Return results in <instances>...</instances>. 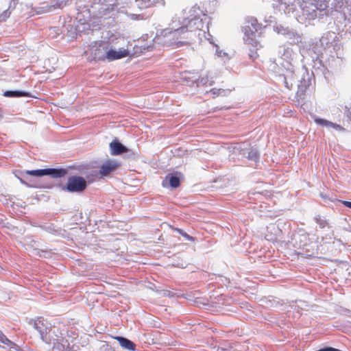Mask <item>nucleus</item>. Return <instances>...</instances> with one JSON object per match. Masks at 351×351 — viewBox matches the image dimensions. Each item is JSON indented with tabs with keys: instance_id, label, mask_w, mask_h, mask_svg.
Listing matches in <instances>:
<instances>
[{
	"instance_id": "nucleus-1",
	"label": "nucleus",
	"mask_w": 351,
	"mask_h": 351,
	"mask_svg": "<svg viewBox=\"0 0 351 351\" xmlns=\"http://www.w3.org/2000/svg\"><path fill=\"white\" fill-rule=\"evenodd\" d=\"M78 335L73 330L53 328L47 343H52V351H69L73 348L71 343L77 338Z\"/></svg>"
},
{
	"instance_id": "nucleus-2",
	"label": "nucleus",
	"mask_w": 351,
	"mask_h": 351,
	"mask_svg": "<svg viewBox=\"0 0 351 351\" xmlns=\"http://www.w3.org/2000/svg\"><path fill=\"white\" fill-rule=\"evenodd\" d=\"M87 187V182L81 176H73L68 178L63 190L70 193H82Z\"/></svg>"
},
{
	"instance_id": "nucleus-3",
	"label": "nucleus",
	"mask_w": 351,
	"mask_h": 351,
	"mask_svg": "<svg viewBox=\"0 0 351 351\" xmlns=\"http://www.w3.org/2000/svg\"><path fill=\"white\" fill-rule=\"evenodd\" d=\"M25 174L41 177L43 176H50L53 178H62L67 174V170L65 169H54V168H49L44 169H37V170H27Z\"/></svg>"
},
{
	"instance_id": "nucleus-4",
	"label": "nucleus",
	"mask_w": 351,
	"mask_h": 351,
	"mask_svg": "<svg viewBox=\"0 0 351 351\" xmlns=\"http://www.w3.org/2000/svg\"><path fill=\"white\" fill-rule=\"evenodd\" d=\"M109 48L108 42L104 40L96 41L90 46V53L94 60L99 61L105 60L107 49Z\"/></svg>"
},
{
	"instance_id": "nucleus-5",
	"label": "nucleus",
	"mask_w": 351,
	"mask_h": 351,
	"mask_svg": "<svg viewBox=\"0 0 351 351\" xmlns=\"http://www.w3.org/2000/svg\"><path fill=\"white\" fill-rule=\"evenodd\" d=\"M186 28H184V27H181L179 29H175L173 32H171L170 35L171 37V39L173 40V42L171 43V45L176 47H178L180 46H182L187 43L184 40H181L180 39H186L187 37L185 36Z\"/></svg>"
},
{
	"instance_id": "nucleus-6",
	"label": "nucleus",
	"mask_w": 351,
	"mask_h": 351,
	"mask_svg": "<svg viewBox=\"0 0 351 351\" xmlns=\"http://www.w3.org/2000/svg\"><path fill=\"white\" fill-rule=\"evenodd\" d=\"M35 328L40 332L41 338L43 341L48 342L50 339L49 335H52L53 329L49 328L45 326L44 320L41 318H38L35 320Z\"/></svg>"
},
{
	"instance_id": "nucleus-7",
	"label": "nucleus",
	"mask_w": 351,
	"mask_h": 351,
	"mask_svg": "<svg viewBox=\"0 0 351 351\" xmlns=\"http://www.w3.org/2000/svg\"><path fill=\"white\" fill-rule=\"evenodd\" d=\"M118 167L119 164L116 161L108 160L101 165L99 174L101 176H107L115 171Z\"/></svg>"
},
{
	"instance_id": "nucleus-8",
	"label": "nucleus",
	"mask_w": 351,
	"mask_h": 351,
	"mask_svg": "<svg viewBox=\"0 0 351 351\" xmlns=\"http://www.w3.org/2000/svg\"><path fill=\"white\" fill-rule=\"evenodd\" d=\"M129 52L127 49H123L119 51H115L113 49H107L106 55L105 56V60H108V61H112L114 60L121 59L128 56Z\"/></svg>"
},
{
	"instance_id": "nucleus-9",
	"label": "nucleus",
	"mask_w": 351,
	"mask_h": 351,
	"mask_svg": "<svg viewBox=\"0 0 351 351\" xmlns=\"http://www.w3.org/2000/svg\"><path fill=\"white\" fill-rule=\"evenodd\" d=\"M204 26V23L202 19L199 18H195L189 21L186 26H183L184 28H186V33L188 32H196L197 30L203 29Z\"/></svg>"
},
{
	"instance_id": "nucleus-10",
	"label": "nucleus",
	"mask_w": 351,
	"mask_h": 351,
	"mask_svg": "<svg viewBox=\"0 0 351 351\" xmlns=\"http://www.w3.org/2000/svg\"><path fill=\"white\" fill-rule=\"evenodd\" d=\"M111 154L112 155H120L128 152V148L118 141H113L110 144Z\"/></svg>"
},
{
	"instance_id": "nucleus-11",
	"label": "nucleus",
	"mask_w": 351,
	"mask_h": 351,
	"mask_svg": "<svg viewBox=\"0 0 351 351\" xmlns=\"http://www.w3.org/2000/svg\"><path fill=\"white\" fill-rule=\"evenodd\" d=\"M114 339L119 341L122 348L130 351L136 350V345L132 341L123 337H116Z\"/></svg>"
},
{
	"instance_id": "nucleus-12",
	"label": "nucleus",
	"mask_w": 351,
	"mask_h": 351,
	"mask_svg": "<svg viewBox=\"0 0 351 351\" xmlns=\"http://www.w3.org/2000/svg\"><path fill=\"white\" fill-rule=\"evenodd\" d=\"M315 122L319 125L325 126V127H331L337 130H344V128H342L341 125L334 123L332 122H330L328 120L321 119V118H315L314 119Z\"/></svg>"
},
{
	"instance_id": "nucleus-13",
	"label": "nucleus",
	"mask_w": 351,
	"mask_h": 351,
	"mask_svg": "<svg viewBox=\"0 0 351 351\" xmlns=\"http://www.w3.org/2000/svg\"><path fill=\"white\" fill-rule=\"evenodd\" d=\"M166 181H169V185L172 188H178L180 185V177L172 173H169L165 177V179L162 183L163 186H165V182Z\"/></svg>"
},
{
	"instance_id": "nucleus-14",
	"label": "nucleus",
	"mask_w": 351,
	"mask_h": 351,
	"mask_svg": "<svg viewBox=\"0 0 351 351\" xmlns=\"http://www.w3.org/2000/svg\"><path fill=\"white\" fill-rule=\"evenodd\" d=\"M230 93V90L228 89H222V88H212L210 90V93L212 96V98H216L217 97H226Z\"/></svg>"
},
{
	"instance_id": "nucleus-15",
	"label": "nucleus",
	"mask_w": 351,
	"mask_h": 351,
	"mask_svg": "<svg viewBox=\"0 0 351 351\" xmlns=\"http://www.w3.org/2000/svg\"><path fill=\"white\" fill-rule=\"evenodd\" d=\"M3 95L8 97H29L30 95L25 91L7 90Z\"/></svg>"
},
{
	"instance_id": "nucleus-16",
	"label": "nucleus",
	"mask_w": 351,
	"mask_h": 351,
	"mask_svg": "<svg viewBox=\"0 0 351 351\" xmlns=\"http://www.w3.org/2000/svg\"><path fill=\"white\" fill-rule=\"evenodd\" d=\"M137 6L140 9H145L152 6V3L151 0H135Z\"/></svg>"
},
{
	"instance_id": "nucleus-17",
	"label": "nucleus",
	"mask_w": 351,
	"mask_h": 351,
	"mask_svg": "<svg viewBox=\"0 0 351 351\" xmlns=\"http://www.w3.org/2000/svg\"><path fill=\"white\" fill-rule=\"evenodd\" d=\"M256 32H255V30L251 26H250V25H247L245 27L244 33L249 39L253 40Z\"/></svg>"
},
{
	"instance_id": "nucleus-18",
	"label": "nucleus",
	"mask_w": 351,
	"mask_h": 351,
	"mask_svg": "<svg viewBox=\"0 0 351 351\" xmlns=\"http://www.w3.org/2000/svg\"><path fill=\"white\" fill-rule=\"evenodd\" d=\"M11 12L9 10L3 11L0 14V22L5 21L10 16Z\"/></svg>"
},
{
	"instance_id": "nucleus-19",
	"label": "nucleus",
	"mask_w": 351,
	"mask_h": 351,
	"mask_svg": "<svg viewBox=\"0 0 351 351\" xmlns=\"http://www.w3.org/2000/svg\"><path fill=\"white\" fill-rule=\"evenodd\" d=\"M248 23V25H250V26H251L255 30V32H257L261 26L256 19H252L250 21H249Z\"/></svg>"
},
{
	"instance_id": "nucleus-20",
	"label": "nucleus",
	"mask_w": 351,
	"mask_h": 351,
	"mask_svg": "<svg viewBox=\"0 0 351 351\" xmlns=\"http://www.w3.org/2000/svg\"><path fill=\"white\" fill-rule=\"evenodd\" d=\"M176 230L178 232H179L181 235H182L183 237H186V239H191V237L189 235H188L186 233L183 232L182 230L179 229V228H176Z\"/></svg>"
},
{
	"instance_id": "nucleus-21",
	"label": "nucleus",
	"mask_w": 351,
	"mask_h": 351,
	"mask_svg": "<svg viewBox=\"0 0 351 351\" xmlns=\"http://www.w3.org/2000/svg\"><path fill=\"white\" fill-rule=\"evenodd\" d=\"M341 203L343 206L351 209V202L349 201H341Z\"/></svg>"
},
{
	"instance_id": "nucleus-22",
	"label": "nucleus",
	"mask_w": 351,
	"mask_h": 351,
	"mask_svg": "<svg viewBox=\"0 0 351 351\" xmlns=\"http://www.w3.org/2000/svg\"><path fill=\"white\" fill-rule=\"evenodd\" d=\"M5 336L0 331V341L3 343L5 342V340H6Z\"/></svg>"
},
{
	"instance_id": "nucleus-23",
	"label": "nucleus",
	"mask_w": 351,
	"mask_h": 351,
	"mask_svg": "<svg viewBox=\"0 0 351 351\" xmlns=\"http://www.w3.org/2000/svg\"><path fill=\"white\" fill-rule=\"evenodd\" d=\"M253 155H254V157H255V158H257V156H256V153H254Z\"/></svg>"
}]
</instances>
